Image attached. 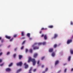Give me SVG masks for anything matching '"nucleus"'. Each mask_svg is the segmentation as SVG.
I'll return each instance as SVG.
<instances>
[{"label":"nucleus","mask_w":73,"mask_h":73,"mask_svg":"<svg viewBox=\"0 0 73 73\" xmlns=\"http://www.w3.org/2000/svg\"><path fill=\"white\" fill-rule=\"evenodd\" d=\"M31 61L32 62L33 65L34 66L35 65V64H36V60H35V59H32L31 57H29L28 60V62H30Z\"/></svg>","instance_id":"nucleus-1"},{"label":"nucleus","mask_w":73,"mask_h":73,"mask_svg":"<svg viewBox=\"0 0 73 73\" xmlns=\"http://www.w3.org/2000/svg\"><path fill=\"white\" fill-rule=\"evenodd\" d=\"M37 44V43H35L32 46L33 47H34V48H33L34 50H36V49H38L39 47H37V46L34 47V46H36V45Z\"/></svg>","instance_id":"nucleus-2"},{"label":"nucleus","mask_w":73,"mask_h":73,"mask_svg":"<svg viewBox=\"0 0 73 73\" xmlns=\"http://www.w3.org/2000/svg\"><path fill=\"white\" fill-rule=\"evenodd\" d=\"M23 64V63L21 62H20L17 64V66H21Z\"/></svg>","instance_id":"nucleus-3"},{"label":"nucleus","mask_w":73,"mask_h":73,"mask_svg":"<svg viewBox=\"0 0 73 73\" xmlns=\"http://www.w3.org/2000/svg\"><path fill=\"white\" fill-rule=\"evenodd\" d=\"M72 39H69L67 41V44H69L70 43V42H72Z\"/></svg>","instance_id":"nucleus-4"},{"label":"nucleus","mask_w":73,"mask_h":73,"mask_svg":"<svg viewBox=\"0 0 73 73\" xmlns=\"http://www.w3.org/2000/svg\"><path fill=\"white\" fill-rule=\"evenodd\" d=\"M37 56H38V54L37 53H35L34 54L33 57L34 58H36L37 57Z\"/></svg>","instance_id":"nucleus-5"},{"label":"nucleus","mask_w":73,"mask_h":73,"mask_svg":"<svg viewBox=\"0 0 73 73\" xmlns=\"http://www.w3.org/2000/svg\"><path fill=\"white\" fill-rule=\"evenodd\" d=\"M24 65L25 66V68L26 69L28 67V65L27 64V63H25L24 64Z\"/></svg>","instance_id":"nucleus-6"},{"label":"nucleus","mask_w":73,"mask_h":73,"mask_svg":"<svg viewBox=\"0 0 73 73\" xmlns=\"http://www.w3.org/2000/svg\"><path fill=\"white\" fill-rule=\"evenodd\" d=\"M5 37L6 38H7V39H9L11 38V37L10 36H8L7 35H6L5 36Z\"/></svg>","instance_id":"nucleus-7"},{"label":"nucleus","mask_w":73,"mask_h":73,"mask_svg":"<svg viewBox=\"0 0 73 73\" xmlns=\"http://www.w3.org/2000/svg\"><path fill=\"white\" fill-rule=\"evenodd\" d=\"M6 72H10V71L11 70V69L9 68H8L6 69Z\"/></svg>","instance_id":"nucleus-8"},{"label":"nucleus","mask_w":73,"mask_h":73,"mask_svg":"<svg viewBox=\"0 0 73 73\" xmlns=\"http://www.w3.org/2000/svg\"><path fill=\"white\" fill-rule=\"evenodd\" d=\"M53 50V48H50L49 49V52H52Z\"/></svg>","instance_id":"nucleus-9"},{"label":"nucleus","mask_w":73,"mask_h":73,"mask_svg":"<svg viewBox=\"0 0 73 73\" xmlns=\"http://www.w3.org/2000/svg\"><path fill=\"white\" fill-rule=\"evenodd\" d=\"M58 36V35H57V34H54V37H53V38H56V37H57Z\"/></svg>","instance_id":"nucleus-10"},{"label":"nucleus","mask_w":73,"mask_h":73,"mask_svg":"<svg viewBox=\"0 0 73 73\" xmlns=\"http://www.w3.org/2000/svg\"><path fill=\"white\" fill-rule=\"evenodd\" d=\"M32 67L30 68V69L29 71V72L28 73H32L31 71H32Z\"/></svg>","instance_id":"nucleus-11"},{"label":"nucleus","mask_w":73,"mask_h":73,"mask_svg":"<svg viewBox=\"0 0 73 73\" xmlns=\"http://www.w3.org/2000/svg\"><path fill=\"white\" fill-rule=\"evenodd\" d=\"M19 58L20 60H21L22 58H23V56L21 55H19Z\"/></svg>","instance_id":"nucleus-12"},{"label":"nucleus","mask_w":73,"mask_h":73,"mask_svg":"<svg viewBox=\"0 0 73 73\" xmlns=\"http://www.w3.org/2000/svg\"><path fill=\"white\" fill-rule=\"evenodd\" d=\"M59 62V61L57 60L56 61L55 63V65H57V64H58Z\"/></svg>","instance_id":"nucleus-13"},{"label":"nucleus","mask_w":73,"mask_h":73,"mask_svg":"<svg viewBox=\"0 0 73 73\" xmlns=\"http://www.w3.org/2000/svg\"><path fill=\"white\" fill-rule=\"evenodd\" d=\"M48 27L49 28H53V26L52 25L49 26Z\"/></svg>","instance_id":"nucleus-14"},{"label":"nucleus","mask_w":73,"mask_h":73,"mask_svg":"<svg viewBox=\"0 0 73 73\" xmlns=\"http://www.w3.org/2000/svg\"><path fill=\"white\" fill-rule=\"evenodd\" d=\"M44 40H46L47 39V36H46V35H44Z\"/></svg>","instance_id":"nucleus-15"},{"label":"nucleus","mask_w":73,"mask_h":73,"mask_svg":"<svg viewBox=\"0 0 73 73\" xmlns=\"http://www.w3.org/2000/svg\"><path fill=\"white\" fill-rule=\"evenodd\" d=\"M39 63H40V61L39 60H38L37 63L38 66H40L41 65V64H39Z\"/></svg>","instance_id":"nucleus-16"},{"label":"nucleus","mask_w":73,"mask_h":73,"mask_svg":"<svg viewBox=\"0 0 73 73\" xmlns=\"http://www.w3.org/2000/svg\"><path fill=\"white\" fill-rule=\"evenodd\" d=\"M42 44L43 45H46V42H42Z\"/></svg>","instance_id":"nucleus-17"},{"label":"nucleus","mask_w":73,"mask_h":73,"mask_svg":"<svg viewBox=\"0 0 73 73\" xmlns=\"http://www.w3.org/2000/svg\"><path fill=\"white\" fill-rule=\"evenodd\" d=\"M41 30H45V31L46 30H47V28H41Z\"/></svg>","instance_id":"nucleus-18"},{"label":"nucleus","mask_w":73,"mask_h":73,"mask_svg":"<svg viewBox=\"0 0 73 73\" xmlns=\"http://www.w3.org/2000/svg\"><path fill=\"white\" fill-rule=\"evenodd\" d=\"M57 44H55L54 45L53 47L54 48H56L57 47Z\"/></svg>","instance_id":"nucleus-19"},{"label":"nucleus","mask_w":73,"mask_h":73,"mask_svg":"<svg viewBox=\"0 0 73 73\" xmlns=\"http://www.w3.org/2000/svg\"><path fill=\"white\" fill-rule=\"evenodd\" d=\"M71 58V56H70L68 58V61H70Z\"/></svg>","instance_id":"nucleus-20"},{"label":"nucleus","mask_w":73,"mask_h":73,"mask_svg":"<svg viewBox=\"0 0 73 73\" xmlns=\"http://www.w3.org/2000/svg\"><path fill=\"white\" fill-rule=\"evenodd\" d=\"M21 69H19L17 71V73H18L19 72H20V71H21Z\"/></svg>","instance_id":"nucleus-21"},{"label":"nucleus","mask_w":73,"mask_h":73,"mask_svg":"<svg viewBox=\"0 0 73 73\" xmlns=\"http://www.w3.org/2000/svg\"><path fill=\"white\" fill-rule=\"evenodd\" d=\"M27 36L28 37H30V33H27Z\"/></svg>","instance_id":"nucleus-22"},{"label":"nucleus","mask_w":73,"mask_h":73,"mask_svg":"<svg viewBox=\"0 0 73 73\" xmlns=\"http://www.w3.org/2000/svg\"><path fill=\"white\" fill-rule=\"evenodd\" d=\"M55 56V53L54 52H53L52 53V56H53V57H54Z\"/></svg>","instance_id":"nucleus-23"},{"label":"nucleus","mask_w":73,"mask_h":73,"mask_svg":"<svg viewBox=\"0 0 73 73\" xmlns=\"http://www.w3.org/2000/svg\"><path fill=\"white\" fill-rule=\"evenodd\" d=\"M13 64V63H11V64H9V67L11 66H12Z\"/></svg>","instance_id":"nucleus-24"},{"label":"nucleus","mask_w":73,"mask_h":73,"mask_svg":"<svg viewBox=\"0 0 73 73\" xmlns=\"http://www.w3.org/2000/svg\"><path fill=\"white\" fill-rule=\"evenodd\" d=\"M1 42H2V43H3V42H4V39H1Z\"/></svg>","instance_id":"nucleus-25"},{"label":"nucleus","mask_w":73,"mask_h":73,"mask_svg":"<svg viewBox=\"0 0 73 73\" xmlns=\"http://www.w3.org/2000/svg\"><path fill=\"white\" fill-rule=\"evenodd\" d=\"M21 36H24V33L23 32H21Z\"/></svg>","instance_id":"nucleus-26"},{"label":"nucleus","mask_w":73,"mask_h":73,"mask_svg":"<svg viewBox=\"0 0 73 73\" xmlns=\"http://www.w3.org/2000/svg\"><path fill=\"white\" fill-rule=\"evenodd\" d=\"M70 53L72 54H73V50H70Z\"/></svg>","instance_id":"nucleus-27"},{"label":"nucleus","mask_w":73,"mask_h":73,"mask_svg":"<svg viewBox=\"0 0 73 73\" xmlns=\"http://www.w3.org/2000/svg\"><path fill=\"white\" fill-rule=\"evenodd\" d=\"M45 58V57L44 56H43L41 58V60H44Z\"/></svg>","instance_id":"nucleus-28"},{"label":"nucleus","mask_w":73,"mask_h":73,"mask_svg":"<svg viewBox=\"0 0 73 73\" xmlns=\"http://www.w3.org/2000/svg\"><path fill=\"white\" fill-rule=\"evenodd\" d=\"M30 52L32 53V49H30L29 50Z\"/></svg>","instance_id":"nucleus-29"},{"label":"nucleus","mask_w":73,"mask_h":73,"mask_svg":"<svg viewBox=\"0 0 73 73\" xmlns=\"http://www.w3.org/2000/svg\"><path fill=\"white\" fill-rule=\"evenodd\" d=\"M38 45H42V42H40L38 43Z\"/></svg>","instance_id":"nucleus-30"},{"label":"nucleus","mask_w":73,"mask_h":73,"mask_svg":"<svg viewBox=\"0 0 73 73\" xmlns=\"http://www.w3.org/2000/svg\"><path fill=\"white\" fill-rule=\"evenodd\" d=\"M25 42H26L25 40H24V41L23 42H22V44L24 45V44H25Z\"/></svg>","instance_id":"nucleus-31"},{"label":"nucleus","mask_w":73,"mask_h":73,"mask_svg":"<svg viewBox=\"0 0 73 73\" xmlns=\"http://www.w3.org/2000/svg\"><path fill=\"white\" fill-rule=\"evenodd\" d=\"M70 25H73V23L72 21L70 22Z\"/></svg>","instance_id":"nucleus-32"},{"label":"nucleus","mask_w":73,"mask_h":73,"mask_svg":"<svg viewBox=\"0 0 73 73\" xmlns=\"http://www.w3.org/2000/svg\"><path fill=\"white\" fill-rule=\"evenodd\" d=\"M16 54H14L13 55V57L15 58L16 57Z\"/></svg>","instance_id":"nucleus-33"},{"label":"nucleus","mask_w":73,"mask_h":73,"mask_svg":"<svg viewBox=\"0 0 73 73\" xmlns=\"http://www.w3.org/2000/svg\"><path fill=\"white\" fill-rule=\"evenodd\" d=\"M48 68H46V69L45 70V72H46V71H48Z\"/></svg>","instance_id":"nucleus-34"},{"label":"nucleus","mask_w":73,"mask_h":73,"mask_svg":"<svg viewBox=\"0 0 73 73\" xmlns=\"http://www.w3.org/2000/svg\"><path fill=\"white\" fill-rule=\"evenodd\" d=\"M36 69H34L33 70V72H36Z\"/></svg>","instance_id":"nucleus-35"},{"label":"nucleus","mask_w":73,"mask_h":73,"mask_svg":"<svg viewBox=\"0 0 73 73\" xmlns=\"http://www.w3.org/2000/svg\"><path fill=\"white\" fill-rule=\"evenodd\" d=\"M10 54V52H8L7 54V55H8Z\"/></svg>","instance_id":"nucleus-36"},{"label":"nucleus","mask_w":73,"mask_h":73,"mask_svg":"<svg viewBox=\"0 0 73 73\" xmlns=\"http://www.w3.org/2000/svg\"><path fill=\"white\" fill-rule=\"evenodd\" d=\"M13 38H12L10 39V41H12V40H13Z\"/></svg>","instance_id":"nucleus-37"},{"label":"nucleus","mask_w":73,"mask_h":73,"mask_svg":"<svg viewBox=\"0 0 73 73\" xmlns=\"http://www.w3.org/2000/svg\"><path fill=\"white\" fill-rule=\"evenodd\" d=\"M2 54H3L2 52H1L0 53V56H1L2 55Z\"/></svg>","instance_id":"nucleus-38"},{"label":"nucleus","mask_w":73,"mask_h":73,"mask_svg":"<svg viewBox=\"0 0 73 73\" xmlns=\"http://www.w3.org/2000/svg\"><path fill=\"white\" fill-rule=\"evenodd\" d=\"M66 68H65L64 71V72L65 73H66Z\"/></svg>","instance_id":"nucleus-39"},{"label":"nucleus","mask_w":73,"mask_h":73,"mask_svg":"<svg viewBox=\"0 0 73 73\" xmlns=\"http://www.w3.org/2000/svg\"><path fill=\"white\" fill-rule=\"evenodd\" d=\"M16 36H17V35L15 34L14 35L13 37H16Z\"/></svg>","instance_id":"nucleus-40"},{"label":"nucleus","mask_w":73,"mask_h":73,"mask_svg":"<svg viewBox=\"0 0 73 73\" xmlns=\"http://www.w3.org/2000/svg\"><path fill=\"white\" fill-rule=\"evenodd\" d=\"M28 49H26V53H27V52H28Z\"/></svg>","instance_id":"nucleus-41"},{"label":"nucleus","mask_w":73,"mask_h":73,"mask_svg":"<svg viewBox=\"0 0 73 73\" xmlns=\"http://www.w3.org/2000/svg\"><path fill=\"white\" fill-rule=\"evenodd\" d=\"M24 48V46H22V47H21V49H23Z\"/></svg>","instance_id":"nucleus-42"},{"label":"nucleus","mask_w":73,"mask_h":73,"mask_svg":"<svg viewBox=\"0 0 73 73\" xmlns=\"http://www.w3.org/2000/svg\"><path fill=\"white\" fill-rule=\"evenodd\" d=\"M3 65H4V63H2L0 65V66H3Z\"/></svg>","instance_id":"nucleus-43"},{"label":"nucleus","mask_w":73,"mask_h":73,"mask_svg":"<svg viewBox=\"0 0 73 73\" xmlns=\"http://www.w3.org/2000/svg\"><path fill=\"white\" fill-rule=\"evenodd\" d=\"M44 34H42V36H41V37H44Z\"/></svg>","instance_id":"nucleus-44"},{"label":"nucleus","mask_w":73,"mask_h":73,"mask_svg":"<svg viewBox=\"0 0 73 73\" xmlns=\"http://www.w3.org/2000/svg\"><path fill=\"white\" fill-rule=\"evenodd\" d=\"M32 38H29V40H32Z\"/></svg>","instance_id":"nucleus-45"},{"label":"nucleus","mask_w":73,"mask_h":73,"mask_svg":"<svg viewBox=\"0 0 73 73\" xmlns=\"http://www.w3.org/2000/svg\"><path fill=\"white\" fill-rule=\"evenodd\" d=\"M0 62H2V60L1 59H0Z\"/></svg>","instance_id":"nucleus-46"},{"label":"nucleus","mask_w":73,"mask_h":73,"mask_svg":"<svg viewBox=\"0 0 73 73\" xmlns=\"http://www.w3.org/2000/svg\"><path fill=\"white\" fill-rule=\"evenodd\" d=\"M71 72H73V68H71Z\"/></svg>","instance_id":"nucleus-47"},{"label":"nucleus","mask_w":73,"mask_h":73,"mask_svg":"<svg viewBox=\"0 0 73 73\" xmlns=\"http://www.w3.org/2000/svg\"><path fill=\"white\" fill-rule=\"evenodd\" d=\"M44 65H42V68H44Z\"/></svg>","instance_id":"nucleus-48"},{"label":"nucleus","mask_w":73,"mask_h":73,"mask_svg":"<svg viewBox=\"0 0 73 73\" xmlns=\"http://www.w3.org/2000/svg\"><path fill=\"white\" fill-rule=\"evenodd\" d=\"M22 39H25V37H22Z\"/></svg>","instance_id":"nucleus-49"},{"label":"nucleus","mask_w":73,"mask_h":73,"mask_svg":"<svg viewBox=\"0 0 73 73\" xmlns=\"http://www.w3.org/2000/svg\"><path fill=\"white\" fill-rule=\"evenodd\" d=\"M15 51H16V50H17V48H15L14 49Z\"/></svg>","instance_id":"nucleus-50"},{"label":"nucleus","mask_w":73,"mask_h":73,"mask_svg":"<svg viewBox=\"0 0 73 73\" xmlns=\"http://www.w3.org/2000/svg\"><path fill=\"white\" fill-rule=\"evenodd\" d=\"M2 39V37H0V40H1Z\"/></svg>","instance_id":"nucleus-51"},{"label":"nucleus","mask_w":73,"mask_h":73,"mask_svg":"<svg viewBox=\"0 0 73 73\" xmlns=\"http://www.w3.org/2000/svg\"><path fill=\"white\" fill-rule=\"evenodd\" d=\"M42 32V31H40L39 33H40V34H41V33Z\"/></svg>","instance_id":"nucleus-52"},{"label":"nucleus","mask_w":73,"mask_h":73,"mask_svg":"<svg viewBox=\"0 0 73 73\" xmlns=\"http://www.w3.org/2000/svg\"><path fill=\"white\" fill-rule=\"evenodd\" d=\"M60 72H61V70H60L59 71H58V72L60 73Z\"/></svg>","instance_id":"nucleus-53"},{"label":"nucleus","mask_w":73,"mask_h":73,"mask_svg":"<svg viewBox=\"0 0 73 73\" xmlns=\"http://www.w3.org/2000/svg\"><path fill=\"white\" fill-rule=\"evenodd\" d=\"M66 65V63H65L64 64V66Z\"/></svg>","instance_id":"nucleus-54"},{"label":"nucleus","mask_w":73,"mask_h":73,"mask_svg":"<svg viewBox=\"0 0 73 73\" xmlns=\"http://www.w3.org/2000/svg\"><path fill=\"white\" fill-rule=\"evenodd\" d=\"M45 72H46L45 71H43L42 72V73H45Z\"/></svg>","instance_id":"nucleus-55"},{"label":"nucleus","mask_w":73,"mask_h":73,"mask_svg":"<svg viewBox=\"0 0 73 73\" xmlns=\"http://www.w3.org/2000/svg\"><path fill=\"white\" fill-rule=\"evenodd\" d=\"M9 47H10V45L9 46L8 48H9Z\"/></svg>","instance_id":"nucleus-56"},{"label":"nucleus","mask_w":73,"mask_h":73,"mask_svg":"<svg viewBox=\"0 0 73 73\" xmlns=\"http://www.w3.org/2000/svg\"><path fill=\"white\" fill-rule=\"evenodd\" d=\"M1 49H0V52L1 51Z\"/></svg>","instance_id":"nucleus-57"},{"label":"nucleus","mask_w":73,"mask_h":73,"mask_svg":"<svg viewBox=\"0 0 73 73\" xmlns=\"http://www.w3.org/2000/svg\"><path fill=\"white\" fill-rule=\"evenodd\" d=\"M1 45H0V46H1Z\"/></svg>","instance_id":"nucleus-58"}]
</instances>
